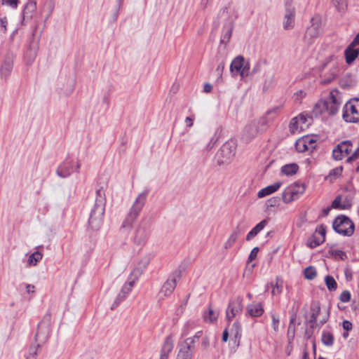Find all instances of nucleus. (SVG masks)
I'll return each mask as SVG.
<instances>
[{
    "label": "nucleus",
    "mask_w": 359,
    "mask_h": 359,
    "mask_svg": "<svg viewBox=\"0 0 359 359\" xmlns=\"http://www.w3.org/2000/svg\"><path fill=\"white\" fill-rule=\"evenodd\" d=\"M277 111L278 109H270L262 116L250 121L244 128L243 136L247 140H250L266 131L276 118Z\"/></svg>",
    "instance_id": "obj_1"
},
{
    "label": "nucleus",
    "mask_w": 359,
    "mask_h": 359,
    "mask_svg": "<svg viewBox=\"0 0 359 359\" xmlns=\"http://www.w3.org/2000/svg\"><path fill=\"white\" fill-rule=\"evenodd\" d=\"M341 99L337 93L331 92L330 96L324 100L318 101L314 107L316 114L327 112L330 115H334L341 104Z\"/></svg>",
    "instance_id": "obj_2"
},
{
    "label": "nucleus",
    "mask_w": 359,
    "mask_h": 359,
    "mask_svg": "<svg viewBox=\"0 0 359 359\" xmlns=\"http://www.w3.org/2000/svg\"><path fill=\"white\" fill-rule=\"evenodd\" d=\"M147 194L148 191H144L138 194L129 210L126 219L122 224L123 228L130 227L137 219L146 203Z\"/></svg>",
    "instance_id": "obj_3"
},
{
    "label": "nucleus",
    "mask_w": 359,
    "mask_h": 359,
    "mask_svg": "<svg viewBox=\"0 0 359 359\" xmlns=\"http://www.w3.org/2000/svg\"><path fill=\"white\" fill-rule=\"evenodd\" d=\"M236 148V144L233 142L224 143L217 153V163L222 166L230 164L235 156Z\"/></svg>",
    "instance_id": "obj_4"
},
{
    "label": "nucleus",
    "mask_w": 359,
    "mask_h": 359,
    "mask_svg": "<svg viewBox=\"0 0 359 359\" xmlns=\"http://www.w3.org/2000/svg\"><path fill=\"white\" fill-rule=\"evenodd\" d=\"M342 118L347 123L359 121V98H352L344 104Z\"/></svg>",
    "instance_id": "obj_5"
},
{
    "label": "nucleus",
    "mask_w": 359,
    "mask_h": 359,
    "mask_svg": "<svg viewBox=\"0 0 359 359\" xmlns=\"http://www.w3.org/2000/svg\"><path fill=\"white\" fill-rule=\"evenodd\" d=\"M104 214V204L102 200H96L95 206L92 210L88 224L93 230H98L102 224Z\"/></svg>",
    "instance_id": "obj_6"
},
{
    "label": "nucleus",
    "mask_w": 359,
    "mask_h": 359,
    "mask_svg": "<svg viewBox=\"0 0 359 359\" xmlns=\"http://www.w3.org/2000/svg\"><path fill=\"white\" fill-rule=\"evenodd\" d=\"M333 229L340 234L350 236L354 232V224L348 217L341 215L334 219Z\"/></svg>",
    "instance_id": "obj_7"
},
{
    "label": "nucleus",
    "mask_w": 359,
    "mask_h": 359,
    "mask_svg": "<svg viewBox=\"0 0 359 359\" xmlns=\"http://www.w3.org/2000/svg\"><path fill=\"white\" fill-rule=\"evenodd\" d=\"M305 191V186L303 184L294 183L286 187L282 194L284 203H290L297 200Z\"/></svg>",
    "instance_id": "obj_8"
},
{
    "label": "nucleus",
    "mask_w": 359,
    "mask_h": 359,
    "mask_svg": "<svg viewBox=\"0 0 359 359\" xmlns=\"http://www.w3.org/2000/svg\"><path fill=\"white\" fill-rule=\"evenodd\" d=\"M81 168V163L76 159H66L57 168L56 174L62 178L71 175L72 173L78 172Z\"/></svg>",
    "instance_id": "obj_9"
},
{
    "label": "nucleus",
    "mask_w": 359,
    "mask_h": 359,
    "mask_svg": "<svg viewBox=\"0 0 359 359\" xmlns=\"http://www.w3.org/2000/svg\"><path fill=\"white\" fill-rule=\"evenodd\" d=\"M250 66L243 56L236 57L231 63L230 71L233 76L239 74L242 79L249 74Z\"/></svg>",
    "instance_id": "obj_10"
},
{
    "label": "nucleus",
    "mask_w": 359,
    "mask_h": 359,
    "mask_svg": "<svg viewBox=\"0 0 359 359\" xmlns=\"http://www.w3.org/2000/svg\"><path fill=\"white\" fill-rule=\"evenodd\" d=\"M311 123V117L301 114L292 119L290 130L292 133H299L306 130Z\"/></svg>",
    "instance_id": "obj_11"
},
{
    "label": "nucleus",
    "mask_w": 359,
    "mask_h": 359,
    "mask_svg": "<svg viewBox=\"0 0 359 359\" xmlns=\"http://www.w3.org/2000/svg\"><path fill=\"white\" fill-rule=\"evenodd\" d=\"M194 350V340L192 339H186L179 345L175 359H192Z\"/></svg>",
    "instance_id": "obj_12"
},
{
    "label": "nucleus",
    "mask_w": 359,
    "mask_h": 359,
    "mask_svg": "<svg viewBox=\"0 0 359 359\" xmlns=\"http://www.w3.org/2000/svg\"><path fill=\"white\" fill-rule=\"evenodd\" d=\"M326 226L323 224L318 226L307 241V245L314 248L322 244L325 240Z\"/></svg>",
    "instance_id": "obj_13"
},
{
    "label": "nucleus",
    "mask_w": 359,
    "mask_h": 359,
    "mask_svg": "<svg viewBox=\"0 0 359 359\" xmlns=\"http://www.w3.org/2000/svg\"><path fill=\"white\" fill-rule=\"evenodd\" d=\"M353 144L349 140L343 141L332 151L333 158L336 161H340L348 156L352 150Z\"/></svg>",
    "instance_id": "obj_14"
},
{
    "label": "nucleus",
    "mask_w": 359,
    "mask_h": 359,
    "mask_svg": "<svg viewBox=\"0 0 359 359\" xmlns=\"http://www.w3.org/2000/svg\"><path fill=\"white\" fill-rule=\"evenodd\" d=\"M136 281L137 280H135V278H133L130 276L128 281L126 282L122 287L121 291L118 294L116 299L114 300V302L111 306L112 309L118 306L121 302L126 299L130 292L132 291L133 287H134Z\"/></svg>",
    "instance_id": "obj_15"
},
{
    "label": "nucleus",
    "mask_w": 359,
    "mask_h": 359,
    "mask_svg": "<svg viewBox=\"0 0 359 359\" xmlns=\"http://www.w3.org/2000/svg\"><path fill=\"white\" fill-rule=\"evenodd\" d=\"M181 273L180 271L176 272L172 276H170L163 285L160 294L164 297L170 295L174 291L177 282L180 279Z\"/></svg>",
    "instance_id": "obj_16"
},
{
    "label": "nucleus",
    "mask_w": 359,
    "mask_h": 359,
    "mask_svg": "<svg viewBox=\"0 0 359 359\" xmlns=\"http://www.w3.org/2000/svg\"><path fill=\"white\" fill-rule=\"evenodd\" d=\"M243 311V304L241 298H236L229 303L226 310V319L230 321Z\"/></svg>",
    "instance_id": "obj_17"
},
{
    "label": "nucleus",
    "mask_w": 359,
    "mask_h": 359,
    "mask_svg": "<svg viewBox=\"0 0 359 359\" xmlns=\"http://www.w3.org/2000/svg\"><path fill=\"white\" fill-rule=\"evenodd\" d=\"M50 332V325L47 323H41L37 329L35 340L39 345L45 343L49 337Z\"/></svg>",
    "instance_id": "obj_18"
},
{
    "label": "nucleus",
    "mask_w": 359,
    "mask_h": 359,
    "mask_svg": "<svg viewBox=\"0 0 359 359\" xmlns=\"http://www.w3.org/2000/svg\"><path fill=\"white\" fill-rule=\"evenodd\" d=\"M174 347V340L171 335L165 337L164 342L162 345L160 358L159 359H168L169 354L172 352Z\"/></svg>",
    "instance_id": "obj_19"
},
{
    "label": "nucleus",
    "mask_w": 359,
    "mask_h": 359,
    "mask_svg": "<svg viewBox=\"0 0 359 359\" xmlns=\"http://www.w3.org/2000/svg\"><path fill=\"white\" fill-rule=\"evenodd\" d=\"M148 238V231L144 226H138L135 231L133 241L138 245H144Z\"/></svg>",
    "instance_id": "obj_20"
},
{
    "label": "nucleus",
    "mask_w": 359,
    "mask_h": 359,
    "mask_svg": "<svg viewBox=\"0 0 359 359\" xmlns=\"http://www.w3.org/2000/svg\"><path fill=\"white\" fill-rule=\"evenodd\" d=\"M295 12L294 8H287L285 11L283 25L285 29H290L294 27Z\"/></svg>",
    "instance_id": "obj_21"
},
{
    "label": "nucleus",
    "mask_w": 359,
    "mask_h": 359,
    "mask_svg": "<svg viewBox=\"0 0 359 359\" xmlns=\"http://www.w3.org/2000/svg\"><path fill=\"white\" fill-rule=\"evenodd\" d=\"M282 185V182H276L273 184L269 185L261 190H259L257 193L258 198H264L269 195H271L278 191Z\"/></svg>",
    "instance_id": "obj_22"
},
{
    "label": "nucleus",
    "mask_w": 359,
    "mask_h": 359,
    "mask_svg": "<svg viewBox=\"0 0 359 359\" xmlns=\"http://www.w3.org/2000/svg\"><path fill=\"white\" fill-rule=\"evenodd\" d=\"M13 61L11 57H7L4 59L1 66V75L2 77L7 78L11 74L13 70Z\"/></svg>",
    "instance_id": "obj_23"
},
{
    "label": "nucleus",
    "mask_w": 359,
    "mask_h": 359,
    "mask_svg": "<svg viewBox=\"0 0 359 359\" xmlns=\"http://www.w3.org/2000/svg\"><path fill=\"white\" fill-rule=\"evenodd\" d=\"M149 264V259L147 257H144L140 261L137 266L135 269L132 271L130 276L133 278H135L136 280H137L140 276L142 274V273L145 270V269L147 267V266Z\"/></svg>",
    "instance_id": "obj_24"
},
{
    "label": "nucleus",
    "mask_w": 359,
    "mask_h": 359,
    "mask_svg": "<svg viewBox=\"0 0 359 359\" xmlns=\"http://www.w3.org/2000/svg\"><path fill=\"white\" fill-rule=\"evenodd\" d=\"M234 20H231L229 23L224 26L223 33L221 36L220 42L222 43H227L232 35L233 29Z\"/></svg>",
    "instance_id": "obj_25"
},
{
    "label": "nucleus",
    "mask_w": 359,
    "mask_h": 359,
    "mask_svg": "<svg viewBox=\"0 0 359 359\" xmlns=\"http://www.w3.org/2000/svg\"><path fill=\"white\" fill-rule=\"evenodd\" d=\"M231 336L233 337L234 344L236 347L240 346V341L241 337V324L236 321L233 323L229 331Z\"/></svg>",
    "instance_id": "obj_26"
},
{
    "label": "nucleus",
    "mask_w": 359,
    "mask_h": 359,
    "mask_svg": "<svg viewBox=\"0 0 359 359\" xmlns=\"http://www.w3.org/2000/svg\"><path fill=\"white\" fill-rule=\"evenodd\" d=\"M247 313L252 317H259L264 313V309L261 304H251L246 307Z\"/></svg>",
    "instance_id": "obj_27"
},
{
    "label": "nucleus",
    "mask_w": 359,
    "mask_h": 359,
    "mask_svg": "<svg viewBox=\"0 0 359 359\" xmlns=\"http://www.w3.org/2000/svg\"><path fill=\"white\" fill-rule=\"evenodd\" d=\"M353 48L354 46L349 45L344 51L346 62L348 65L352 64L359 55V50Z\"/></svg>",
    "instance_id": "obj_28"
},
{
    "label": "nucleus",
    "mask_w": 359,
    "mask_h": 359,
    "mask_svg": "<svg viewBox=\"0 0 359 359\" xmlns=\"http://www.w3.org/2000/svg\"><path fill=\"white\" fill-rule=\"evenodd\" d=\"M36 9V4L35 1H29L25 6L22 13V20L30 19L32 18Z\"/></svg>",
    "instance_id": "obj_29"
},
{
    "label": "nucleus",
    "mask_w": 359,
    "mask_h": 359,
    "mask_svg": "<svg viewBox=\"0 0 359 359\" xmlns=\"http://www.w3.org/2000/svg\"><path fill=\"white\" fill-rule=\"evenodd\" d=\"M267 222L266 219H264L258 223L250 231L248 232L246 236V240L250 241L255 237L262 230L264 229Z\"/></svg>",
    "instance_id": "obj_30"
},
{
    "label": "nucleus",
    "mask_w": 359,
    "mask_h": 359,
    "mask_svg": "<svg viewBox=\"0 0 359 359\" xmlns=\"http://www.w3.org/2000/svg\"><path fill=\"white\" fill-rule=\"evenodd\" d=\"M320 34V30L318 24L313 23L311 26L307 28L305 33V38L311 40L318 37Z\"/></svg>",
    "instance_id": "obj_31"
},
{
    "label": "nucleus",
    "mask_w": 359,
    "mask_h": 359,
    "mask_svg": "<svg viewBox=\"0 0 359 359\" xmlns=\"http://www.w3.org/2000/svg\"><path fill=\"white\" fill-rule=\"evenodd\" d=\"M239 235L240 231L238 229L233 230L229 235L228 239L224 243V248L226 250L232 248L233 245L236 242V241L238 240Z\"/></svg>",
    "instance_id": "obj_32"
},
{
    "label": "nucleus",
    "mask_w": 359,
    "mask_h": 359,
    "mask_svg": "<svg viewBox=\"0 0 359 359\" xmlns=\"http://www.w3.org/2000/svg\"><path fill=\"white\" fill-rule=\"evenodd\" d=\"M320 312V307L318 304L313 305L311 308L310 319L309 320L311 323V327H313L317 322V318Z\"/></svg>",
    "instance_id": "obj_33"
},
{
    "label": "nucleus",
    "mask_w": 359,
    "mask_h": 359,
    "mask_svg": "<svg viewBox=\"0 0 359 359\" xmlns=\"http://www.w3.org/2000/svg\"><path fill=\"white\" fill-rule=\"evenodd\" d=\"M271 287H272V294L279 295L283 290V280L280 278H277L274 281H272L271 283Z\"/></svg>",
    "instance_id": "obj_34"
},
{
    "label": "nucleus",
    "mask_w": 359,
    "mask_h": 359,
    "mask_svg": "<svg viewBox=\"0 0 359 359\" xmlns=\"http://www.w3.org/2000/svg\"><path fill=\"white\" fill-rule=\"evenodd\" d=\"M299 169V166L296 163H290L283 165L281 168V172L285 175H292L295 174Z\"/></svg>",
    "instance_id": "obj_35"
},
{
    "label": "nucleus",
    "mask_w": 359,
    "mask_h": 359,
    "mask_svg": "<svg viewBox=\"0 0 359 359\" xmlns=\"http://www.w3.org/2000/svg\"><path fill=\"white\" fill-rule=\"evenodd\" d=\"M43 257V255L41 252L39 251H36L31 254L29 256L28 260H27V265L31 266H36L37 263L41 260Z\"/></svg>",
    "instance_id": "obj_36"
},
{
    "label": "nucleus",
    "mask_w": 359,
    "mask_h": 359,
    "mask_svg": "<svg viewBox=\"0 0 359 359\" xmlns=\"http://www.w3.org/2000/svg\"><path fill=\"white\" fill-rule=\"evenodd\" d=\"M321 341L323 344L327 346H331L334 344V337L333 334L323 330L322 332Z\"/></svg>",
    "instance_id": "obj_37"
},
{
    "label": "nucleus",
    "mask_w": 359,
    "mask_h": 359,
    "mask_svg": "<svg viewBox=\"0 0 359 359\" xmlns=\"http://www.w3.org/2000/svg\"><path fill=\"white\" fill-rule=\"evenodd\" d=\"M218 316L219 313L211 309H209V310L203 314L204 320L207 323L215 322L217 320Z\"/></svg>",
    "instance_id": "obj_38"
},
{
    "label": "nucleus",
    "mask_w": 359,
    "mask_h": 359,
    "mask_svg": "<svg viewBox=\"0 0 359 359\" xmlns=\"http://www.w3.org/2000/svg\"><path fill=\"white\" fill-rule=\"evenodd\" d=\"M351 206L348 203H341V197L337 196L332 202V208L335 209L345 210Z\"/></svg>",
    "instance_id": "obj_39"
},
{
    "label": "nucleus",
    "mask_w": 359,
    "mask_h": 359,
    "mask_svg": "<svg viewBox=\"0 0 359 359\" xmlns=\"http://www.w3.org/2000/svg\"><path fill=\"white\" fill-rule=\"evenodd\" d=\"M309 151H313L316 147V138L313 136L307 135L302 137Z\"/></svg>",
    "instance_id": "obj_40"
},
{
    "label": "nucleus",
    "mask_w": 359,
    "mask_h": 359,
    "mask_svg": "<svg viewBox=\"0 0 359 359\" xmlns=\"http://www.w3.org/2000/svg\"><path fill=\"white\" fill-rule=\"evenodd\" d=\"M325 285L330 291H334L337 288V283L334 278L331 276H327L325 278Z\"/></svg>",
    "instance_id": "obj_41"
},
{
    "label": "nucleus",
    "mask_w": 359,
    "mask_h": 359,
    "mask_svg": "<svg viewBox=\"0 0 359 359\" xmlns=\"http://www.w3.org/2000/svg\"><path fill=\"white\" fill-rule=\"evenodd\" d=\"M332 4L339 11H344L347 7V0H332Z\"/></svg>",
    "instance_id": "obj_42"
},
{
    "label": "nucleus",
    "mask_w": 359,
    "mask_h": 359,
    "mask_svg": "<svg viewBox=\"0 0 359 359\" xmlns=\"http://www.w3.org/2000/svg\"><path fill=\"white\" fill-rule=\"evenodd\" d=\"M272 327L274 332H278L280 327V316L276 313H271Z\"/></svg>",
    "instance_id": "obj_43"
},
{
    "label": "nucleus",
    "mask_w": 359,
    "mask_h": 359,
    "mask_svg": "<svg viewBox=\"0 0 359 359\" xmlns=\"http://www.w3.org/2000/svg\"><path fill=\"white\" fill-rule=\"evenodd\" d=\"M317 275L316 269L315 267L309 266L304 270V276L308 280L313 279Z\"/></svg>",
    "instance_id": "obj_44"
},
{
    "label": "nucleus",
    "mask_w": 359,
    "mask_h": 359,
    "mask_svg": "<svg viewBox=\"0 0 359 359\" xmlns=\"http://www.w3.org/2000/svg\"><path fill=\"white\" fill-rule=\"evenodd\" d=\"M41 345L37 344L36 345H33L30 346L29 350V354L27 356V359H36V356L38 354V351Z\"/></svg>",
    "instance_id": "obj_45"
},
{
    "label": "nucleus",
    "mask_w": 359,
    "mask_h": 359,
    "mask_svg": "<svg viewBox=\"0 0 359 359\" xmlns=\"http://www.w3.org/2000/svg\"><path fill=\"white\" fill-rule=\"evenodd\" d=\"M295 147H296V149L299 152H304L306 151H309V149H308L307 146L306 145V143L304 142V140H303L302 137H301L297 140L296 144H295Z\"/></svg>",
    "instance_id": "obj_46"
},
{
    "label": "nucleus",
    "mask_w": 359,
    "mask_h": 359,
    "mask_svg": "<svg viewBox=\"0 0 359 359\" xmlns=\"http://www.w3.org/2000/svg\"><path fill=\"white\" fill-rule=\"evenodd\" d=\"M337 69L334 67L330 74V75L327 78H323L321 79L320 83L323 84H327L332 82L337 75Z\"/></svg>",
    "instance_id": "obj_47"
},
{
    "label": "nucleus",
    "mask_w": 359,
    "mask_h": 359,
    "mask_svg": "<svg viewBox=\"0 0 359 359\" xmlns=\"http://www.w3.org/2000/svg\"><path fill=\"white\" fill-rule=\"evenodd\" d=\"M294 333H295V327L294 325H289L288 330L287 333V337L289 343H291V341L293 340L294 337Z\"/></svg>",
    "instance_id": "obj_48"
},
{
    "label": "nucleus",
    "mask_w": 359,
    "mask_h": 359,
    "mask_svg": "<svg viewBox=\"0 0 359 359\" xmlns=\"http://www.w3.org/2000/svg\"><path fill=\"white\" fill-rule=\"evenodd\" d=\"M306 95V93L302 90H297L294 93L293 99L294 102H299L303 97Z\"/></svg>",
    "instance_id": "obj_49"
},
{
    "label": "nucleus",
    "mask_w": 359,
    "mask_h": 359,
    "mask_svg": "<svg viewBox=\"0 0 359 359\" xmlns=\"http://www.w3.org/2000/svg\"><path fill=\"white\" fill-rule=\"evenodd\" d=\"M8 20L6 16L0 18V27L1 30L3 33H6L7 31Z\"/></svg>",
    "instance_id": "obj_50"
},
{
    "label": "nucleus",
    "mask_w": 359,
    "mask_h": 359,
    "mask_svg": "<svg viewBox=\"0 0 359 359\" xmlns=\"http://www.w3.org/2000/svg\"><path fill=\"white\" fill-rule=\"evenodd\" d=\"M18 3V0H2V4H6L13 8H16Z\"/></svg>",
    "instance_id": "obj_51"
},
{
    "label": "nucleus",
    "mask_w": 359,
    "mask_h": 359,
    "mask_svg": "<svg viewBox=\"0 0 359 359\" xmlns=\"http://www.w3.org/2000/svg\"><path fill=\"white\" fill-rule=\"evenodd\" d=\"M359 158V147L354 151V152L346 160L348 163L353 162Z\"/></svg>",
    "instance_id": "obj_52"
},
{
    "label": "nucleus",
    "mask_w": 359,
    "mask_h": 359,
    "mask_svg": "<svg viewBox=\"0 0 359 359\" xmlns=\"http://www.w3.org/2000/svg\"><path fill=\"white\" fill-rule=\"evenodd\" d=\"M351 299V294L348 291H344L340 296V299L343 302H348Z\"/></svg>",
    "instance_id": "obj_53"
},
{
    "label": "nucleus",
    "mask_w": 359,
    "mask_h": 359,
    "mask_svg": "<svg viewBox=\"0 0 359 359\" xmlns=\"http://www.w3.org/2000/svg\"><path fill=\"white\" fill-rule=\"evenodd\" d=\"M259 252V248L255 247L250 252V254L248 257V262H251L257 257V253Z\"/></svg>",
    "instance_id": "obj_54"
},
{
    "label": "nucleus",
    "mask_w": 359,
    "mask_h": 359,
    "mask_svg": "<svg viewBox=\"0 0 359 359\" xmlns=\"http://www.w3.org/2000/svg\"><path fill=\"white\" fill-rule=\"evenodd\" d=\"M210 346V338L208 336H205L201 341V347L203 350H206Z\"/></svg>",
    "instance_id": "obj_55"
},
{
    "label": "nucleus",
    "mask_w": 359,
    "mask_h": 359,
    "mask_svg": "<svg viewBox=\"0 0 359 359\" xmlns=\"http://www.w3.org/2000/svg\"><path fill=\"white\" fill-rule=\"evenodd\" d=\"M342 170H343V168L341 166L335 168L330 171V175H334V176L341 175Z\"/></svg>",
    "instance_id": "obj_56"
},
{
    "label": "nucleus",
    "mask_w": 359,
    "mask_h": 359,
    "mask_svg": "<svg viewBox=\"0 0 359 359\" xmlns=\"http://www.w3.org/2000/svg\"><path fill=\"white\" fill-rule=\"evenodd\" d=\"M342 326L344 330L348 332L352 330L353 325L352 323L348 320H344L342 323Z\"/></svg>",
    "instance_id": "obj_57"
},
{
    "label": "nucleus",
    "mask_w": 359,
    "mask_h": 359,
    "mask_svg": "<svg viewBox=\"0 0 359 359\" xmlns=\"http://www.w3.org/2000/svg\"><path fill=\"white\" fill-rule=\"evenodd\" d=\"M194 117H191V116H187L186 117L185 120H184V123L186 124V126L187 128H191L194 125Z\"/></svg>",
    "instance_id": "obj_58"
},
{
    "label": "nucleus",
    "mask_w": 359,
    "mask_h": 359,
    "mask_svg": "<svg viewBox=\"0 0 359 359\" xmlns=\"http://www.w3.org/2000/svg\"><path fill=\"white\" fill-rule=\"evenodd\" d=\"M201 335H202V332L198 331L195 334V335L194 337L187 338V339H192L194 340V348H195V344H196V341L201 337Z\"/></svg>",
    "instance_id": "obj_59"
},
{
    "label": "nucleus",
    "mask_w": 359,
    "mask_h": 359,
    "mask_svg": "<svg viewBox=\"0 0 359 359\" xmlns=\"http://www.w3.org/2000/svg\"><path fill=\"white\" fill-rule=\"evenodd\" d=\"M229 330L227 328H226L224 332H223V334H222V341L224 342H226L228 340V338H229Z\"/></svg>",
    "instance_id": "obj_60"
},
{
    "label": "nucleus",
    "mask_w": 359,
    "mask_h": 359,
    "mask_svg": "<svg viewBox=\"0 0 359 359\" xmlns=\"http://www.w3.org/2000/svg\"><path fill=\"white\" fill-rule=\"evenodd\" d=\"M35 287L33 285L27 284L26 285V291L27 293H34Z\"/></svg>",
    "instance_id": "obj_61"
},
{
    "label": "nucleus",
    "mask_w": 359,
    "mask_h": 359,
    "mask_svg": "<svg viewBox=\"0 0 359 359\" xmlns=\"http://www.w3.org/2000/svg\"><path fill=\"white\" fill-rule=\"evenodd\" d=\"M358 44H359V33L355 36V37L354 38V39L353 40L350 45L355 47Z\"/></svg>",
    "instance_id": "obj_62"
},
{
    "label": "nucleus",
    "mask_w": 359,
    "mask_h": 359,
    "mask_svg": "<svg viewBox=\"0 0 359 359\" xmlns=\"http://www.w3.org/2000/svg\"><path fill=\"white\" fill-rule=\"evenodd\" d=\"M260 67H261V64L260 63L256 64V65L253 67V69L252 70V74L257 73L259 71Z\"/></svg>",
    "instance_id": "obj_63"
},
{
    "label": "nucleus",
    "mask_w": 359,
    "mask_h": 359,
    "mask_svg": "<svg viewBox=\"0 0 359 359\" xmlns=\"http://www.w3.org/2000/svg\"><path fill=\"white\" fill-rule=\"evenodd\" d=\"M212 86L209 83H206L204 85L203 89L205 93H210L212 90Z\"/></svg>",
    "instance_id": "obj_64"
}]
</instances>
